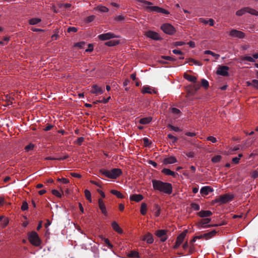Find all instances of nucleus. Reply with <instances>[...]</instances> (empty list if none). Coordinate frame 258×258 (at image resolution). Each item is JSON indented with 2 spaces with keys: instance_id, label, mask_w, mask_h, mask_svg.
Wrapping results in <instances>:
<instances>
[{
  "instance_id": "nucleus-1",
  "label": "nucleus",
  "mask_w": 258,
  "mask_h": 258,
  "mask_svg": "<svg viewBox=\"0 0 258 258\" xmlns=\"http://www.w3.org/2000/svg\"><path fill=\"white\" fill-rule=\"evenodd\" d=\"M152 182L155 190H158L167 195H170L172 192V186L170 183L164 182L156 179H153Z\"/></svg>"
},
{
  "instance_id": "nucleus-2",
  "label": "nucleus",
  "mask_w": 258,
  "mask_h": 258,
  "mask_svg": "<svg viewBox=\"0 0 258 258\" xmlns=\"http://www.w3.org/2000/svg\"><path fill=\"white\" fill-rule=\"evenodd\" d=\"M137 2L143 3L145 5H148L146 6L145 8L146 10L149 12H156L158 13H161L163 14L168 15L169 14V12L164 9L159 7L158 6H150L152 5V3L150 2L145 1V0H137Z\"/></svg>"
},
{
  "instance_id": "nucleus-3",
  "label": "nucleus",
  "mask_w": 258,
  "mask_h": 258,
  "mask_svg": "<svg viewBox=\"0 0 258 258\" xmlns=\"http://www.w3.org/2000/svg\"><path fill=\"white\" fill-rule=\"evenodd\" d=\"M100 172L102 175L111 179L116 178L122 173L121 169L118 168H113L110 170L103 169Z\"/></svg>"
},
{
  "instance_id": "nucleus-4",
  "label": "nucleus",
  "mask_w": 258,
  "mask_h": 258,
  "mask_svg": "<svg viewBox=\"0 0 258 258\" xmlns=\"http://www.w3.org/2000/svg\"><path fill=\"white\" fill-rule=\"evenodd\" d=\"M28 240L32 245L35 246H38L41 244V240L35 231H32L29 233Z\"/></svg>"
},
{
  "instance_id": "nucleus-5",
  "label": "nucleus",
  "mask_w": 258,
  "mask_h": 258,
  "mask_svg": "<svg viewBox=\"0 0 258 258\" xmlns=\"http://www.w3.org/2000/svg\"><path fill=\"white\" fill-rule=\"evenodd\" d=\"M234 197L232 195L224 194L219 196L215 199L216 203H219L221 204L226 203L233 200Z\"/></svg>"
},
{
  "instance_id": "nucleus-6",
  "label": "nucleus",
  "mask_w": 258,
  "mask_h": 258,
  "mask_svg": "<svg viewBox=\"0 0 258 258\" xmlns=\"http://www.w3.org/2000/svg\"><path fill=\"white\" fill-rule=\"evenodd\" d=\"M161 29L164 33L169 35L173 34L175 32V28L173 26L168 23L162 25L161 26Z\"/></svg>"
},
{
  "instance_id": "nucleus-7",
  "label": "nucleus",
  "mask_w": 258,
  "mask_h": 258,
  "mask_svg": "<svg viewBox=\"0 0 258 258\" xmlns=\"http://www.w3.org/2000/svg\"><path fill=\"white\" fill-rule=\"evenodd\" d=\"M211 219L210 218H205L202 219L199 222H198L197 224V225L198 228H206V227H213V226H218L219 225L218 224H214V225H207V224L210 222Z\"/></svg>"
},
{
  "instance_id": "nucleus-8",
  "label": "nucleus",
  "mask_w": 258,
  "mask_h": 258,
  "mask_svg": "<svg viewBox=\"0 0 258 258\" xmlns=\"http://www.w3.org/2000/svg\"><path fill=\"white\" fill-rule=\"evenodd\" d=\"M187 233V230H185L178 236L175 245L174 246V248H177L181 244V243L183 242Z\"/></svg>"
},
{
  "instance_id": "nucleus-9",
  "label": "nucleus",
  "mask_w": 258,
  "mask_h": 258,
  "mask_svg": "<svg viewBox=\"0 0 258 258\" xmlns=\"http://www.w3.org/2000/svg\"><path fill=\"white\" fill-rule=\"evenodd\" d=\"M229 69V68L227 66H219L217 70V74L222 76H227Z\"/></svg>"
},
{
  "instance_id": "nucleus-10",
  "label": "nucleus",
  "mask_w": 258,
  "mask_h": 258,
  "mask_svg": "<svg viewBox=\"0 0 258 258\" xmlns=\"http://www.w3.org/2000/svg\"><path fill=\"white\" fill-rule=\"evenodd\" d=\"M229 35L232 37H236L240 39L245 37V34L240 31L232 29L229 32Z\"/></svg>"
},
{
  "instance_id": "nucleus-11",
  "label": "nucleus",
  "mask_w": 258,
  "mask_h": 258,
  "mask_svg": "<svg viewBox=\"0 0 258 258\" xmlns=\"http://www.w3.org/2000/svg\"><path fill=\"white\" fill-rule=\"evenodd\" d=\"M147 37L153 40H158L161 39L160 35L156 32L152 31H148L146 32Z\"/></svg>"
},
{
  "instance_id": "nucleus-12",
  "label": "nucleus",
  "mask_w": 258,
  "mask_h": 258,
  "mask_svg": "<svg viewBox=\"0 0 258 258\" xmlns=\"http://www.w3.org/2000/svg\"><path fill=\"white\" fill-rule=\"evenodd\" d=\"M90 92L91 93L97 95L103 94L104 90L101 87H99L97 85L95 84L92 86V90Z\"/></svg>"
},
{
  "instance_id": "nucleus-13",
  "label": "nucleus",
  "mask_w": 258,
  "mask_h": 258,
  "mask_svg": "<svg viewBox=\"0 0 258 258\" xmlns=\"http://www.w3.org/2000/svg\"><path fill=\"white\" fill-rule=\"evenodd\" d=\"M157 237L160 238L161 241L164 242L167 239L166 232L164 230H159L156 232Z\"/></svg>"
},
{
  "instance_id": "nucleus-14",
  "label": "nucleus",
  "mask_w": 258,
  "mask_h": 258,
  "mask_svg": "<svg viewBox=\"0 0 258 258\" xmlns=\"http://www.w3.org/2000/svg\"><path fill=\"white\" fill-rule=\"evenodd\" d=\"M98 205L99 208L101 211L102 213L104 215L106 216L107 215V212L106 208V206L102 199H98Z\"/></svg>"
},
{
  "instance_id": "nucleus-15",
  "label": "nucleus",
  "mask_w": 258,
  "mask_h": 258,
  "mask_svg": "<svg viewBox=\"0 0 258 258\" xmlns=\"http://www.w3.org/2000/svg\"><path fill=\"white\" fill-rule=\"evenodd\" d=\"M115 37V35L111 33L102 34L98 36V38H99V39L102 40L109 39L110 38H114Z\"/></svg>"
},
{
  "instance_id": "nucleus-16",
  "label": "nucleus",
  "mask_w": 258,
  "mask_h": 258,
  "mask_svg": "<svg viewBox=\"0 0 258 258\" xmlns=\"http://www.w3.org/2000/svg\"><path fill=\"white\" fill-rule=\"evenodd\" d=\"M144 199L143 196L141 194H134L130 196V200L132 201L139 202Z\"/></svg>"
},
{
  "instance_id": "nucleus-17",
  "label": "nucleus",
  "mask_w": 258,
  "mask_h": 258,
  "mask_svg": "<svg viewBox=\"0 0 258 258\" xmlns=\"http://www.w3.org/2000/svg\"><path fill=\"white\" fill-rule=\"evenodd\" d=\"M164 164H170L177 162V160L175 157L170 156L165 158L163 161Z\"/></svg>"
},
{
  "instance_id": "nucleus-18",
  "label": "nucleus",
  "mask_w": 258,
  "mask_h": 258,
  "mask_svg": "<svg viewBox=\"0 0 258 258\" xmlns=\"http://www.w3.org/2000/svg\"><path fill=\"white\" fill-rule=\"evenodd\" d=\"M213 189L210 186H205L203 187L200 190V192L202 195L207 196L209 192L213 191Z\"/></svg>"
},
{
  "instance_id": "nucleus-19",
  "label": "nucleus",
  "mask_w": 258,
  "mask_h": 258,
  "mask_svg": "<svg viewBox=\"0 0 258 258\" xmlns=\"http://www.w3.org/2000/svg\"><path fill=\"white\" fill-rule=\"evenodd\" d=\"M198 215L202 218L208 217L212 215V213L209 210H202L198 213Z\"/></svg>"
},
{
  "instance_id": "nucleus-20",
  "label": "nucleus",
  "mask_w": 258,
  "mask_h": 258,
  "mask_svg": "<svg viewBox=\"0 0 258 258\" xmlns=\"http://www.w3.org/2000/svg\"><path fill=\"white\" fill-rule=\"evenodd\" d=\"M142 240L146 241V242L149 244L152 243L154 241L153 236L150 233H148L146 235H145L142 238Z\"/></svg>"
},
{
  "instance_id": "nucleus-21",
  "label": "nucleus",
  "mask_w": 258,
  "mask_h": 258,
  "mask_svg": "<svg viewBox=\"0 0 258 258\" xmlns=\"http://www.w3.org/2000/svg\"><path fill=\"white\" fill-rule=\"evenodd\" d=\"M217 232L215 230H213L209 232L203 234V236L204 239L208 240L214 236L216 234Z\"/></svg>"
},
{
  "instance_id": "nucleus-22",
  "label": "nucleus",
  "mask_w": 258,
  "mask_h": 258,
  "mask_svg": "<svg viewBox=\"0 0 258 258\" xmlns=\"http://www.w3.org/2000/svg\"><path fill=\"white\" fill-rule=\"evenodd\" d=\"M113 229L118 233H122V230L119 227V225L115 222L113 221L111 224Z\"/></svg>"
},
{
  "instance_id": "nucleus-23",
  "label": "nucleus",
  "mask_w": 258,
  "mask_h": 258,
  "mask_svg": "<svg viewBox=\"0 0 258 258\" xmlns=\"http://www.w3.org/2000/svg\"><path fill=\"white\" fill-rule=\"evenodd\" d=\"M162 172L166 175H170L173 177H175L176 175L177 174V173L167 168L163 169L162 170Z\"/></svg>"
},
{
  "instance_id": "nucleus-24",
  "label": "nucleus",
  "mask_w": 258,
  "mask_h": 258,
  "mask_svg": "<svg viewBox=\"0 0 258 258\" xmlns=\"http://www.w3.org/2000/svg\"><path fill=\"white\" fill-rule=\"evenodd\" d=\"M184 78L186 80L191 82L196 83L197 82V78L194 76H191L188 74H184Z\"/></svg>"
},
{
  "instance_id": "nucleus-25",
  "label": "nucleus",
  "mask_w": 258,
  "mask_h": 258,
  "mask_svg": "<svg viewBox=\"0 0 258 258\" xmlns=\"http://www.w3.org/2000/svg\"><path fill=\"white\" fill-rule=\"evenodd\" d=\"M152 120V118L151 117H145L141 118L140 120V123L142 124H146L150 123Z\"/></svg>"
},
{
  "instance_id": "nucleus-26",
  "label": "nucleus",
  "mask_w": 258,
  "mask_h": 258,
  "mask_svg": "<svg viewBox=\"0 0 258 258\" xmlns=\"http://www.w3.org/2000/svg\"><path fill=\"white\" fill-rule=\"evenodd\" d=\"M110 192L112 194L116 196L118 198H120V199L124 198V196L120 192H119L116 190L112 189L110 191Z\"/></svg>"
},
{
  "instance_id": "nucleus-27",
  "label": "nucleus",
  "mask_w": 258,
  "mask_h": 258,
  "mask_svg": "<svg viewBox=\"0 0 258 258\" xmlns=\"http://www.w3.org/2000/svg\"><path fill=\"white\" fill-rule=\"evenodd\" d=\"M247 13V9L246 7H244L242 8L240 10H239L236 11V15L238 16H241Z\"/></svg>"
},
{
  "instance_id": "nucleus-28",
  "label": "nucleus",
  "mask_w": 258,
  "mask_h": 258,
  "mask_svg": "<svg viewBox=\"0 0 258 258\" xmlns=\"http://www.w3.org/2000/svg\"><path fill=\"white\" fill-rule=\"evenodd\" d=\"M147 204L145 203H143L141 206V213L143 215H145L147 213Z\"/></svg>"
},
{
  "instance_id": "nucleus-29",
  "label": "nucleus",
  "mask_w": 258,
  "mask_h": 258,
  "mask_svg": "<svg viewBox=\"0 0 258 258\" xmlns=\"http://www.w3.org/2000/svg\"><path fill=\"white\" fill-rule=\"evenodd\" d=\"M204 53L206 54H210L214 57L216 59H218L220 57V55L219 54L215 53L211 50H205L204 51Z\"/></svg>"
},
{
  "instance_id": "nucleus-30",
  "label": "nucleus",
  "mask_w": 258,
  "mask_h": 258,
  "mask_svg": "<svg viewBox=\"0 0 258 258\" xmlns=\"http://www.w3.org/2000/svg\"><path fill=\"white\" fill-rule=\"evenodd\" d=\"M41 21V19L39 18H32L29 20V23L30 25H34L40 22Z\"/></svg>"
},
{
  "instance_id": "nucleus-31",
  "label": "nucleus",
  "mask_w": 258,
  "mask_h": 258,
  "mask_svg": "<svg viewBox=\"0 0 258 258\" xmlns=\"http://www.w3.org/2000/svg\"><path fill=\"white\" fill-rule=\"evenodd\" d=\"M95 9L103 13L107 12L109 10L107 8L103 6H98Z\"/></svg>"
},
{
  "instance_id": "nucleus-32",
  "label": "nucleus",
  "mask_w": 258,
  "mask_h": 258,
  "mask_svg": "<svg viewBox=\"0 0 258 258\" xmlns=\"http://www.w3.org/2000/svg\"><path fill=\"white\" fill-rule=\"evenodd\" d=\"M142 92L143 94H146V93L152 94V89L149 86H144L142 88Z\"/></svg>"
},
{
  "instance_id": "nucleus-33",
  "label": "nucleus",
  "mask_w": 258,
  "mask_h": 258,
  "mask_svg": "<svg viewBox=\"0 0 258 258\" xmlns=\"http://www.w3.org/2000/svg\"><path fill=\"white\" fill-rule=\"evenodd\" d=\"M201 86L204 87L206 89H207L209 86V84L208 81L205 79H202L201 80Z\"/></svg>"
},
{
  "instance_id": "nucleus-34",
  "label": "nucleus",
  "mask_w": 258,
  "mask_h": 258,
  "mask_svg": "<svg viewBox=\"0 0 258 258\" xmlns=\"http://www.w3.org/2000/svg\"><path fill=\"white\" fill-rule=\"evenodd\" d=\"M247 13L254 16H258V11L249 7H246Z\"/></svg>"
},
{
  "instance_id": "nucleus-35",
  "label": "nucleus",
  "mask_w": 258,
  "mask_h": 258,
  "mask_svg": "<svg viewBox=\"0 0 258 258\" xmlns=\"http://www.w3.org/2000/svg\"><path fill=\"white\" fill-rule=\"evenodd\" d=\"M247 13L254 16H258V11L249 7H246Z\"/></svg>"
},
{
  "instance_id": "nucleus-36",
  "label": "nucleus",
  "mask_w": 258,
  "mask_h": 258,
  "mask_svg": "<svg viewBox=\"0 0 258 258\" xmlns=\"http://www.w3.org/2000/svg\"><path fill=\"white\" fill-rule=\"evenodd\" d=\"M85 196L86 198L91 203L92 202L91 194L90 191L88 189L85 190Z\"/></svg>"
},
{
  "instance_id": "nucleus-37",
  "label": "nucleus",
  "mask_w": 258,
  "mask_h": 258,
  "mask_svg": "<svg viewBox=\"0 0 258 258\" xmlns=\"http://www.w3.org/2000/svg\"><path fill=\"white\" fill-rule=\"evenodd\" d=\"M222 158V157L220 155H216V156H214L212 158V162L213 163H218V162H219L221 160Z\"/></svg>"
},
{
  "instance_id": "nucleus-38",
  "label": "nucleus",
  "mask_w": 258,
  "mask_h": 258,
  "mask_svg": "<svg viewBox=\"0 0 258 258\" xmlns=\"http://www.w3.org/2000/svg\"><path fill=\"white\" fill-rule=\"evenodd\" d=\"M128 256L132 257H139V253L136 251H132L130 253H128Z\"/></svg>"
},
{
  "instance_id": "nucleus-39",
  "label": "nucleus",
  "mask_w": 258,
  "mask_h": 258,
  "mask_svg": "<svg viewBox=\"0 0 258 258\" xmlns=\"http://www.w3.org/2000/svg\"><path fill=\"white\" fill-rule=\"evenodd\" d=\"M9 223V220L7 218H5L1 221V225L3 227H5Z\"/></svg>"
},
{
  "instance_id": "nucleus-40",
  "label": "nucleus",
  "mask_w": 258,
  "mask_h": 258,
  "mask_svg": "<svg viewBox=\"0 0 258 258\" xmlns=\"http://www.w3.org/2000/svg\"><path fill=\"white\" fill-rule=\"evenodd\" d=\"M241 59L243 60H247V61H250V62H254L255 61L254 59L252 57H251L249 56H243Z\"/></svg>"
},
{
  "instance_id": "nucleus-41",
  "label": "nucleus",
  "mask_w": 258,
  "mask_h": 258,
  "mask_svg": "<svg viewBox=\"0 0 258 258\" xmlns=\"http://www.w3.org/2000/svg\"><path fill=\"white\" fill-rule=\"evenodd\" d=\"M188 62H189L190 65H192V63L196 64V65H198V66L202 65V64L200 62L196 60L192 59V58L189 59Z\"/></svg>"
},
{
  "instance_id": "nucleus-42",
  "label": "nucleus",
  "mask_w": 258,
  "mask_h": 258,
  "mask_svg": "<svg viewBox=\"0 0 258 258\" xmlns=\"http://www.w3.org/2000/svg\"><path fill=\"white\" fill-rule=\"evenodd\" d=\"M52 194L58 198H61L62 196V193L56 189H53L52 190Z\"/></svg>"
},
{
  "instance_id": "nucleus-43",
  "label": "nucleus",
  "mask_w": 258,
  "mask_h": 258,
  "mask_svg": "<svg viewBox=\"0 0 258 258\" xmlns=\"http://www.w3.org/2000/svg\"><path fill=\"white\" fill-rule=\"evenodd\" d=\"M9 40H10L9 37H5L3 39V41H0V45H5L7 44Z\"/></svg>"
},
{
  "instance_id": "nucleus-44",
  "label": "nucleus",
  "mask_w": 258,
  "mask_h": 258,
  "mask_svg": "<svg viewBox=\"0 0 258 258\" xmlns=\"http://www.w3.org/2000/svg\"><path fill=\"white\" fill-rule=\"evenodd\" d=\"M168 127L170 128L171 130L174 131L175 132H179L181 131L179 127L174 126L171 124L168 125Z\"/></svg>"
},
{
  "instance_id": "nucleus-45",
  "label": "nucleus",
  "mask_w": 258,
  "mask_h": 258,
  "mask_svg": "<svg viewBox=\"0 0 258 258\" xmlns=\"http://www.w3.org/2000/svg\"><path fill=\"white\" fill-rule=\"evenodd\" d=\"M167 137L169 139L172 140L173 143H175L177 141L178 139L171 134H168Z\"/></svg>"
},
{
  "instance_id": "nucleus-46",
  "label": "nucleus",
  "mask_w": 258,
  "mask_h": 258,
  "mask_svg": "<svg viewBox=\"0 0 258 258\" xmlns=\"http://www.w3.org/2000/svg\"><path fill=\"white\" fill-rule=\"evenodd\" d=\"M191 207L195 210L198 211L200 210V206L196 203H192Z\"/></svg>"
},
{
  "instance_id": "nucleus-47",
  "label": "nucleus",
  "mask_w": 258,
  "mask_h": 258,
  "mask_svg": "<svg viewBox=\"0 0 258 258\" xmlns=\"http://www.w3.org/2000/svg\"><path fill=\"white\" fill-rule=\"evenodd\" d=\"M171 111L172 113L176 115H178L180 113V111L176 108H172Z\"/></svg>"
},
{
  "instance_id": "nucleus-48",
  "label": "nucleus",
  "mask_w": 258,
  "mask_h": 258,
  "mask_svg": "<svg viewBox=\"0 0 258 258\" xmlns=\"http://www.w3.org/2000/svg\"><path fill=\"white\" fill-rule=\"evenodd\" d=\"M28 208V205L27 202H24L21 206V209L22 211H25Z\"/></svg>"
},
{
  "instance_id": "nucleus-49",
  "label": "nucleus",
  "mask_w": 258,
  "mask_h": 258,
  "mask_svg": "<svg viewBox=\"0 0 258 258\" xmlns=\"http://www.w3.org/2000/svg\"><path fill=\"white\" fill-rule=\"evenodd\" d=\"M207 140L208 141H211L213 143H215L217 142V140L216 138L213 137V136H209L207 137Z\"/></svg>"
},
{
  "instance_id": "nucleus-50",
  "label": "nucleus",
  "mask_w": 258,
  "mask_h": 258,
  "mask_svg": "<svg viewBox=\"0 0 258 258\" xmlns=\"http://www.w3.org/2000/svg\"><path fill=\"white\" fill-rule=\"evenodd\" d=\"M68 32H76L77 31V29L74 27H70L68 28L67 30Z\"/></svg>"
},
{
  "instance_id": "nucleus-51",
  "label": "nucleus",
  "mask_w": 258,
  "mask_h": 258,
  "mask_svg": "<svg viewBox=\"0 0 258 258\" xmlns=\"http://www.w3.org/2000/svg\"><path fill=\"white\" fill-rule=\"evenodd\" d=\"M34 148V145L32 144H30L29 145L26 146L25 147V150L27 152L29 151L30 150H31L33 149Z\"/></svg>"
},
{
  "instance_id": "nucleus-52",
  "label": "nucleus",
  "mask_w": 258,
  "mask_h": 258,
  "mask_svg": "<svg viewBox=\"0 0 258 258\" xmlns=\"http://www.w3.org/2000/svg\"><path fill=\"white\" fill-rule=\"evenodd\" d=\"M57 180L59 181H61L63 183H64V184H67V183H69V180L66 178H58Z\"/></svg>"
},
{
  "instance_id": "nucleus-53",
  "label": "nucleus",
  "mask_w": 258,
  "mask_h": 258,
  "mask_svg": "<svg viewBox=\"0 0 258 258\" xmlns=\"http://www.w3.org/2000/svg\"><path fill=\"white\" fill-rule=\"evenodd\" d=\"M162 58L169 61H174L175 59L169 56H162Z\"/></svg>"
},
{
  "instance_id": "nucleus-54",
  "label": "nucleus",
  "mask_w": 258,
  "mask_h": 258,
  "mask_svg": "<svg viewBox=\"0 0 258 258\" xmlns=\"http://www.w3.org/2000/svg\"><path fill=\"white\" fill-rule=\"evenodd\" d=\"M95 18V17L94 15H91V16H88L86 18V21L87 22H91L94 20Z\"/></svg>"
},
{
  "instance_id": "nucleus-55",
  "label": "nucleus",
  "mask_w": 258,
  "mask_h": 258,
  "mask_svg": "<svg viewBox=\"0 0 258 258\" xmlns=\"http://www.w3.org/2000/svg\"><path fill=\"white\" fill-rule=\"evenodd\" d=\"M251 176L253 178H256L258 177V170H254L252 172Z\"/></svg>"
},
{
  "instance_id": "nucleus-56",
  "label": "nucleus",
  "mask_w": 258,
  "mask_h": 258,
  "mask_svg": "<svg viewBox=\"0 0 258 258\" xmlns=\"http://www.w3.org/2000/svg\"><path fill=\"white\" fill-rule=\"evenodd\" d=\"M84 138H83V137H80V138H79L77 139V140L76 141V143L77 144H78V145H80L82 143V142L84 141Z\"/></svg>"
},
{
  "instance_id": "nucleus-57",
  "label": "nucleus",
  "mask_w": 258,
  "mask_h": 258,
  "mask_svg": "<svg viewBox=\"0 0 258 258\" xmlns=\"http://www.w3.org/2000/svg\"><path fill=\"white\" fill-rule=\"evenodd\" d=\"M116 44V43L115 41H109L106 42V44L109 46H114Z\"/></svg>"
},
{
  "instance_id": "nucleus-58",
  "label": "nucleus",
  "mask_w": 258,
  "mask_h": 258,
  "mask_svg": "<svg viewBox=\"0 0 258 258\" xmlns=\"http://www.w3.org/2000/svg\"><path fill=\"white\" fill-rule=\"evenodd\" d=\"M253 87L258 89V80H253Z\"/></svg>"
},
{
  "instance_id": "nucleus-59",
  "label": "nucleus",
  "mask_w": 258,
  "mask_h": 258,
  "mask_svg": "<svg viewBox=\"0 0 258 258\" xmlns=\"http://www.w3.org/2000/svg\"><path fill=\"white\" fill-rule=\"evenodd\" d=\"M124 19V17L122 15H118L116 16L115 20L118 21H122Z\"/></svg>"
},
{
  "instance_id": "nucleus-60",
  "label": "nucleus",
  "mask_w": 258,
  "mask_h": 258,
  "mask_svg": "<svg viewBox=\"0 0 258 258\" xmlns=\"http://www.w3.org/2000/svg\"><path fill=\"white\" fill-rule=\"evenodd\" d=\"M199 22L203 23V24H204L205 25L206 24H208V20H207L206 19H205L204 18H201L199 19Z\"/></svg>"
},
{
  "instance_id": "nucleus-61",
  "label": "nucleus",
  "mask_w": 258,
  "mask_h": 258,
  "mask_svg": "<svg viewBox=\"0 0 258 258\" xmlns=\"http://www.w3.org/2000/svg\"><path fill=\"white\" fill-rule=\"evenodd\" d=\"M104 242H105V243L107 245V246L109 248H112V245L110 243V241H109L108 239L105 238L104 239Z\"/></svg>"
},
{
  "instance_id": "nucleus-62",
  "label": "nucleus",
  "mask_w": 258,
  "mask_h": 258,
  "mask_svg": "<svg viewBox=\"0 0 258 258\" xmlns=\"http://www.w3.org/2000/svg\"><path fill=\"white\" fill-rule=\"evenodd\" d=\"M200 86H201L199 84L195 83V84L193 85L192 87L195 91H198L200 88Z\"/></svg>"
},
{
  "instance_id": "nucleus-63",
  "label": "nucleus",
  "mask_w": 258,
  "mask_h": 258,
  "mask_svg": "<svg viewBox=\"0 0 258 258\" xmlns=\"http://www.w3.org/2000/svg\"><path fill=\"white\" fill-rule=\"evenodd\" d=\"M71 4H59V7L60 8H62V7H64L65 8H70L71 7Z\"/></svg>"
},
{
  "instance_id": "nucleus-64",
  "label": "nucleus",
  "mask_w": 258,
  "mask_h": 258,
  "mask_svg": "<svg viewBox=\"0 0 258 258\" xmlns=\"http://www.w3.org/2000/svg\"><path fill=\"white\" fill-rule=\"evenodd\" d=\"M232 162L234 163V164H238L239 162V158H237V157H234L232 158Z\"/></svg>"
}]
</instances>
